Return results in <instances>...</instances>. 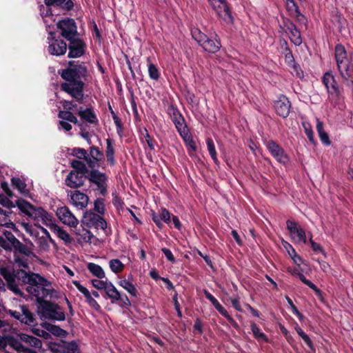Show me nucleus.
<instances>
[{"mask_svg":"<svg viewBox=\"0 0 353 353\" xmlns=\"http://www.w3.org/2000/svg\"><path fill=\"white\" fill-rule=\"evenodd\" d=\"M0 274L6 281L8 288L20 296H23L24 294L19 288L16 279L28 285L27 292L36 297L39 303L44 301V299L48 296L52 297L56 292L51 282L39 274L23 270H14L8 266L1 267Z\"/></svg>","mask_w":353,"mask_h":353,"instance_id":"1","label":"nucleus"},{"mask_svg":"<svg viewBox=\"0 0 353 353\" xmlns=\"http://www.w3.org/2000/svg\"><path fill=\"white\" fill-rule=\"evenodd\" d=\"M64 80L60 85L62 91L68 94L75 101L82 103L84 99L85 81L88 76V70L83 63L71 61L68 67L59 72Z\"/></svg>","mask_w":353,"mask_h":353,"instance_id":"2","label":"nucleus"},{"mask_svg":"<svg viewBox=\"0 0 353 353\" xmlns=\"http://www.w3.org/2000/svg\"><path fill=\"white\" fill-rule=\"evenodd\" d=\"M334 57L343 83L347 85H352L353 52L347 54L345 47L341 44H337L334 49Z\"/></svg>","mask_w":353,"mask_h":353,"instance_id":"3","label":"nucleus"},{"mask_svg":"<svg viewBox=\"0 0 353 353\" xmlns=\"http://www.w3.org/2000/svg\"><path fill=\"white\" fill-rule=\"evenodd\" d=\"M16 205L20 211L33 221L49 226L52 225L53 216L41 207H35L27 201L19 199Z\"/></svg>","mask_w":353,"mask_h":353,"instance_id":"4","label":"nucleus"},{"mask_svg":"<svg viewBox=\"0 0 353 353\" xmlns=\"http://www.w3.org/2000/svg\"><path fill=\"white\" fill-rule=\"evenodd\" d=\"M322 81L325 86L329 98L335 103H340L343 100V88L335 80L331 72L324 74Z\"/></svg>","mask_w":353,"mask_h":353,"instance_id":"5","label":"nucleus"},{"mask_svg":"<svg viewBox=\"0 0 353 353\" xmlns=\"http://www.w3.org/2000/svg\"><path fill=\"white\" fill-rule=\"evenodd\" d=\"M39 311L41 317L52 321H64L65 315L61 307L48 301L39 303Z\"/></svg>","mask_w":353,"mask_h":353,"instance_id":"6","label":"nucleus"},{"mask_svg":"<svg viewBox=\"0 0 353 353\" xmlns=\"http://www.w3.org/2000/svg\"><path fill=\"white\" fill-rule=\"evenodd\" d=\"M194 39L198 42L204 50L215 53L221 48V43L216 39H210L205 34L203 33L199 28H193L191 31Z\"/></svg>","mask_w":353,"mask_h":353,"instance_id":"7","label":"nucleus"},{"mask_svg":"<svg viewBox=\"0 0 353 353\" xmlns=\"http://www.w3.org/2000/svg\"><path fill=\"white\" fill-rule=\"evenodd\" d=\"M90 183L97 186L98 190L103 196L105 195L108 190V176L105 173L101 172L95 168H91L88 177Z\"/></svg>","mask_w":353,"mask_h":353,"instance_id":"8","label":"nucleus"},{"mask_svg":"<svg viewBox=\"0 0 353 353\" xmlns=\"http://www.w3.org/2000/svg\"><path fill=\"white\" fill-rule=\"evenodd\" d=\"M105 293L112 303H117L123 308H128L131 305V301L127 295L121 294L111 282L108 284Z\"/></svg>","mask_w":353,"mask_h":353,"instance_id":"9","label":"nucleus"},{"mask_svg":"<svg viewBox=\"0 0 353 353\" xmlns=\"http://www.w3.org/2000/svg\"><path fill=\"white\" fill-rule=\"evenodd\" d=\"M57 28L61 35L66 40H70L78 36L77 27L75 21L71 18L60 20L57 23Z\"/></svg>","mask_w":353,"mask_h":353,"instance_id":"10","label":"nucleus"},{"mask_svg":"<svg viewBox=\"0 0 353 353\" xmlns=\"http://www.w3.org/2000/svg\"><path fill=\"white\" fill-rule=\"evenodd\" d=\"M82 222L89 228L101 229L105 230L107 228L105 220L99 214H96L90 210L86 211L83 216Z\"/></svg>","mask_w":353,"mask_h":353,"instance_id":"11","label":"nucleus"},{"mask_svg":"<svg viewBox=\"0 0 353 353\" xmlns=\"http://www.w3.org/2000/svg\"><path fill=\"white\" fill-rule=\"evenodd\" d=\"M20 312L9 310L8 314L26 325H33L35 323V319L34 314L29 310L28 307L26 305H20Z\"/></svg>","mask_w":353,"mask_h":353,"instance_id":"12","label":"nucleus"},{"mask_svg":"<svg viewBox=\"0 0 353 353\" xmlns=\"http://www.w3.org/2000/svg\"><path fill=\"white\" fill-rule=\"evenodd\" d=\"M68 41H69L68 54L69 58H79L85 54L86 45L78 36Z\"/></svg>","mask_w":353,"mask_h":353,"instance_id":"13","label":"nucleus"},{"mask_svg":"<svg viewBox=\"0 0 353 353\" xmlns=\"http://www.w3.org/2000/svg\"><path fill=\"white\" fill-rule=\"evenodd\" d=\"M56 214L63 224L70 227L75 228L79 223L78 219L66 206L58 208Z\"/></svg>","mask_w":353,"mask_h":353,"instance_id":"14","label":"nucleus"},{"mask_svg":"<svg viewBox=\"0 0 353 353\" xmlns=\"http://www.w3.org/2000/svg\"><path fill=\"white\" fill-rule=\"evenodd\" d=\"M266 147L271 154L281 163L286 164L289 158L283 149L275 141L270 140L266 143Z\"/></svg>","mask_w":353,"mask_h":353,"instance_id":"15","label":"nucleus"},{"mask_svg":"<svg viewBox=\"0 0 353 353\" xmlns=\"http://www.w3.org/2000/svg\"><path fill=\"white\" fill-rule=\"evenodd\" d=\"M211 6L220 18L223 19L227 23L232 22L233 19L231 12L225 0L214 1Z\"/></svg>","mask_w":353,"mask_h":353,"instance_id":"16","label":"nucleus"},{"mask_svg":"<svg viewBox=\"0 0 353 353\" xmlns=\"http://www.w3.org/2000/svg\"><path fill=\"white\" fill-rule=\"evenodd\" d=\"M104 159V155L102 151L96 146L90 148V152L87 160V165L90 168H99Z\"/></svg>","mask_w":353,"mask_h":353,"instance_id":"17","label":"nucleus"},{"mask_svg":"<svg viewBox=\"0 0 353 353\" xmlns=\"http://www.w3.org/2000/svg\"><path fill=\"white\" fill-rule=\"evenodd\" d=\"M287 228L290 231L292 239L296 242H303V243H307L306 234L305 230L298 227L296 222L288 220L286 221Z\"/></svg>","mask_w":353,"mask_h":353,"instance_id":"18","label":"nucleus"},{"mask_svg":"<svg viewBox=\"0 0 353 353\" xmlns=\"http://www.w3.org/2000/svg\"><path fill=\"white\" fill-rule=\"evenodd\" d=\"M50 349L54 353H79V346L75 341L54 343Z\"/></svg>","mask_w":353,"mask_h":353,"instance_id":"19","label":"nucleus"},{"mask_svg":"<svg viewBox=\"0 0 353 353\" xmlns=\"http://www.w3.org/2000/svg\"><path fill=\"white\" fill-rule=\"evenodd\" d=\"M274 109L276 112L283 118H286L289 114L291 108V103L284 95H281L274 102Z\"/></svg>","mask_w":353,"mask_h":353,"instance_id":"20","label":"nucleus"},{"mask_svg":"<svg viewBox=\"0 0 353 353\" xmlns=\"http://www.w3.org/2000/svg\"><path fill=\"white\" fill-rule=\"evenodd\" d=\"M85 174L77 171H70L65 179V185L70 188H78L81 187L85 181Z\"/></svg>","mask_w":353,"mask_h":353,"instance_id":"21","label":"nucleus"},{"mask_svg":"<svg viewBox=\"0 0 353 353\" xmlns=\"http://www.w3.org/2000/svg\"><path fill=\"white\" fill-rule=\"evenodd\" d=\"M68 195L70 196L71 203L77 208L83 209L85 208L88 203L89 198L85 194L79 191H70Z\"/></svg>","mask_w":353,"mask_h":353,"instance_id":"22","label":"nucleus"},{"mask_svg":"<svg viewBox=\"0 0 353 353\" xmlns=\"http://www.w3.org/2000/svg\"><path fill=\"white\" fill-rule=\"evenodd\" d=\"M68 48L66 43L61 39H52L48 46V52L52 55H63Z\"/></svg>","mask_w":353,"mask_h":353,"instance_id":"23","label":"nucleus"},{"mask_svg":"<svg viewBox=\"0 0 353 353\" xmlns=\"http://www.w3.org/2000/svg\"><path fill=\"white\" fill-rule=\"evenodd\" d=\"M47 6L57 7L63 11H70L74 8L73 0H44Z\"/></svg>","mask_w":353,"mask_h":353,"instance_id":"24","label":"nucleus"},{"mask_svg":"<svg viewBox=\"0 0 353 353\" xmlns=\"http://www.w3.org/2000/svg\"><path fill=\"white\" fill-rule=\"evenodd\" d=\"M152 220L159 228H161L163 226L162 221H164L166 223H169L170 222V214L168 210L163 208L162 209L161 214H152Z\"/></svg>","mask_w":353,"mask_h":353,"instance_id":"25","label":"nucleus"},{"mask_svg":"<svg viewBox=\"0 0 353 353\" xmlns=\"http://www.w3.org/2000/svg\"><path fill=\"white\" fill-rule=\"evenodd\" d=\"M78 114L81 119L90 123H96L98 121L96 114L91 108L84 110L81 107L78 110Z\"/></svg>","mask_w":353,"mask_h":353,"instance_id":"26","label":"nucleus"},{"mask_svg":"<svg viewBox=\"0 0 353 353\" xmlns=\"http://www.w3.org/2000/svg\"><path fill=\"white\" fill-rule=\"evenodd\" d=\"M19 337H20L21 340L29 345L31 347H35V348H41L42 347V342L41 341L33 336H30L26 334H20L19 335Z\"/></svg>","mask_w":353,"mask_h":353,"instance_id":"27","label":"nucleus"},{"mask_svg":"<svg viewBox=\"0 0 353 353\" xmlns=\"http://www.w3.org/2000/svg\"><path fill=\"white\" fill-rule=\"evenodd\" d=\"M71 111L72 110H60L58 113V117L61 119V121H70L81 126V124L79 123V120L77 117Z\"/></svg>","mask_w":353,"mask_h":353,"instance_id":"28","label":"nucleus"},{"mask_svg":"<svg viewBox=\"0 0 353 353\" xmlns=\"http://www.w3.org/2000/svg\"><path fill=\"white\" fill-rule=\"evenodd\" d=\"M23 342L20 337L19 339H15L14 337H10L7 339V344L16 350L18 352H27L29 348L26 347L22 343Z\"/></svg>","mask_w":353,"mask_h":353,"instance_id":"29","label":"nucleus"},{"mask_svg":"<svg viewBox=\"0 0 353 353\" xmlns=\"http://www.w3.org/2000/svg\"><path fill=\"white\" fill-rule=\"evenodd\" d=\"M316 130L321 142L325 145H330L331 144V141L330 140L329 136L327 133L323 130V123L319 120H317Z\"/></svg>","mask_w":353,"mask_h":353,"instance_id":"30","label":"nucleus"},{"mask_svg":"<svg viewBox=\"0 0 353 353\" xmlns=\"http://www.w3.org/2000/svg\"><path fill=\"white\" fill-rule=\"evenodd\" d=\"M119 285L124 288L132 296H138V290L132 283L126 279H123L119 282Z\"/></svg>","mask_w":353,"mask_h":353,"instance_id":"31","label":"nucleus"},{"mask_svg":"<svg viewBox=\"0 0 353 353\" xmlns=\"http://www.w3.org/2000/svg\"><path fill=\"white\" fill-rule=\"evenodd\" d=\"M12 245L14 246V252H19L27 256H30L32 254L31 250L26 245L23 244L19 239Z\"/></svg>","mask_w":353,"mask_h":353,"instance_id":"32","label":"nucleus"},{"mask_svg":"<svg viewBox=\"0 0 353 353\" xmlns=\"http://www.w3.org/2000/svg\"><path fill=\"white\" fill-rule=\"evenodd\" d=\"M12 185L17 189L20 193L26 195L28 194V190L26 188V183L19 177H12L11 179Z\"/></svg>","mask_w":353,"mask_h":353,"instance_id":"33","label":"nucleus"},{"mask_svg":"<svg viewBox=\"0 0 353 353\" xmlns=\"http://www.w3.org/2000/svg\"><path fill=\"white\" fill-rule=\"evenodd\" d=\"M106 150L105 155L107 158V161L111 165H114L115 163L114 160V149L112 146V140L110 139H106Z\"/></svg>","mask_w":353,"mask_h":353,"instance_id":"34","label":"nucleus"},{"mask_svg":"<svg viewBox=\"0 0 353 353\" xmlns=\"http://www.w3.org/2000/svg\"><path fill=\"white\" fill-rule=\"evenodd\" d=\"M88 270L95 276L99 279H103L105 276V272L102 268L95 263H90L88 264Z\"/></svg>","mask_w":353,"mask_h":353,"instance_id":"35","label":"nucleus"},{"mask_svg":"<svg viewBox=\"0 0 353 353\" xmlns=\"http://www.w3.org/2000/svg\"><path fill=\"white\" fill-rule=\"evenodd\" d=\"M173 123H174V125L181 137H185L187 136V132H188V130L185 123L184 118L183 117L181 118H179V119L173 121Z\"/></svg>","mask_w":353,"mask_h":353,"instance_id":"36","label":"nucleus"},{"mask_svg":"<svg viewBox=\"0 0 353 353\" xmlns=\"http://www.w3.org/2000/svg\"><path fill=\"white\" fill-rule=\"evenodd\" d=\"M304 284L307 285L310 288H311L315 292L316 295L319 297L322 296L321 291L310 280L307 279L303 274L301 272L300 274L297 276Z\"/></svg>","mask_w":353,"mask_h":353,"instance_id":"37","label":"nucleus"},{"mask_svg":"<svg viewBox=\"0 0 353 353\" xmlns=\"http://www.w3.org/2000/svg\"><path fill=\"white\" fill-rule=\"evenodd\" d=\"M71 166L75 170L74 171H77L78 172H81L83 174L89 173L90 172L85 163L80 160H72L71 162Z\"/></svg>","mask_w":353,"mask_h":353,"instance_id":"38","label":"nucleus"},{"mask_svg":"<svg viewBox=\"0 0 353 353\" xmlns=\"http://www.w3.org/2000/svg\"><path fill=\"white\" fill-rule=\"evenodd\" d=\"M76 234L79 236L77 238L78 241H83V242H91V239L93 237L92 234L90 231L82 228L79 232H77Z\"/></svg>","mask_w":353,"mask_h":353,"instance_id":"39","label":"nucleus"},{"mask_svg":"<svg viewBox=\"0 0 353 353\" xmlns=\"http://www.w3.org/2000/svg\"><path fill=\"white\" fill-rule=\"evenodd\" d=\"M50 226H52L54 228V230L57 232L58 236L62 240H63L65 242L70 243L72 241L70 236L66 231L61 229L60 227L54 225L53 223L52 225H51Z\"/></svg>","mask_w":353,"mask_h":353,"instance_id":"40","label":"nucleus"},{"mask_svg":"<svg viewBox=\"0 0 353 353\" xmlns=\"http://www.w3.org/2000/svg\"><path fill=\"white\" fill-rule=\"evenodd\" d=\"M110 268L111 270L117 274L120 273L124 269V265L119 259H112L109 262Z\"/></svg>","mask_w":353,"mask_h":353,"instance_id":"41","label":"nucleus"},{"mask_svg":"<svg viewBox=\"0 0 353 353\" xmlns=\"http://www.w3.org/2000/svg\"><path fill=\"white\" fill-rule=\"evenodd\" d=\"M251 330L255 339L257 340L268 341V338L265 334L261 331L255 323H252L251 324Z\"/></svg>","mask_w":353,"mask_h":353,"instance_id":"42","label":"nucleus"},{"mask_svg":"<svg viewBox=\"0 0 353 353\" xmlns=\"http://www.w3.org/2000/svg\"><path fill=\"white\" fill-rule=\"evenodd\" d=\"M206 142H207L208 152H209L212 159H213L214 162L217 164L219 161L217 159L216 152L214 141L212 139L208 138Z\"/></svg>","mask_w":353,"mask_h":353,"instance_id":"43","label":"nucleus"},{"mask_svg":"<svg viewBox=\"0 0 353 353\" xmlns=\"http://www.w3.org/2000/svg\"><path fill=\"white\" fill-rule=\"evenodd\" d=\"M72 154L79 159H83L87 163L88 153L86 150L80 148H74L72 150Z\"/></svg>","mask_w":353,"mask_h":353,"instance_id":"44","label":"nucleus"},{"mask_svg":"<svg viewBox=\"0 0 353 353\" xmlns=\"http://www.w3.org/2000/svg\"><path fill=\"white\" fill-rule=\"evenodd\" d=\"M181 137L183 139V140L186 143V145L188 148V152H189L190 155H192L193 152H194L196 151V147L194 141L191 138V137L189 134V132H187V136L185 137Z\"/></svg>","mask_w":353,"mask_h":353,"instance_id":"45","label":"nucleus"},{"mask_svg":"<svg viewBox=\"0 0 353 353\" xmlns=\"http://www.w3.org/2000/svg\"><path fill=\"white\" fill-rule=\"evenodd\" d=\"M290 39L292 43H294L296 46H300L302 43V39L301 37L300 32L297 30V28H294V30L290 31Z\"/></svg>","mask_w":353,"mask_h":353,"instance_id":"46","label":"nucleus"},{"mask_svg":"<svg viewBox=\"0 0 353 353\" xmlns=\"http://www.w3.org/2000/svg\"><path fill=\"white\" fill-rule=\"evenodd\" d=\"M148 74L150 77L155 81L159 80L160 77V72L159 71V69L154 64L152 63H150L148 64Z\"/></svg>","mask_w":353,"mask_h":353,"instance_id":"47","label":"nucleus"},{"mask_svg":"<svg viewBox=\"0 0 353 353\" xmlns=\"http://www.w3.org/2000/svg\"><path fill=\"white\" fill-rule=\"evenodd\" d=\"M295 330L299 336L304 341L310 349H313V343L310 337L303 331V330L297 326Z\"/></svg>","mask_w":353,"mask_h":353,"instance_id":"48","label":"nucleus"},{"mask_svg":"<svg viewBox=\"0 0 353 353\" xmlns=\"http://www.w3.org/2000/svg\"><path fill=\"white\" fill-rule=\"evenodd\" d=\"M167 112L172 121H174L179 119V118H181L183 117L179 110L172 105L168 106Z\"/></svg>","mask_w":353,"mask_h":353,"instance_id":"49","label":"nucleus"},{"mask_svg":"<svg viewBox=\"0 0 353 353\" xmlns=\"http://www.w3.org/2000/svg\"><path fill=\"white\" fill-rule=\"evenodd\" d=\"M94 210L99 214L105 213L104 200L103 199H97L94 203Z\"/></svg>","mask_w":353,"mask_h":353,"instance_id":"50","label":"nucleus"},{"mask_svg":"<svg viewBox=\"0 0 353 353\" xmlns=\"http://www.w3.org/2000/svg\"><path fill=\"white\" fill-rule=\"evenodd\" d=\"M0 204L4 208L8 209H11L17 206L16 201L13 203L12 201L9 199V198L1 194H0Z\"/></svg>","mask_w":353,"mask_h":353,"instance_id":"51","label":"nucleus"},{"mask_svg":"<svg viewBox=\"0 0 353 353\" xmlns=\"http://www.w3.org/2000/svg\"><path fill=\"white\" fill-rule=\"evenodd\" d=\"M110 281H101L99 279H93L92 280V285L97 288V290H103L105 291L106 287L108 286V284Z\"/></svg>","mask_w":353,"mask_h":353,"instance_id":"52","label":"nucleus"},{"mask_svg":"<svg viewBox=\"0 0 353 353\" xmlns=\"http://www.w3.org/2000/svg\"><path fill=\"white\" fill-rule=\"evenodd\" d=\"M213 305L219 311V312L225 316L228 320L232 321V317L229 315L227 310L219 303L218 301Z\"/></svg>","mask_w":353,"mask_h":353,"instance_id":"53","label":"nucleus"},{"mask_svg":"<svg viewBox=\"0 0 353 353\" xmlns=\"http://www.w3.org/2000/svg\"><path fill=\"white\" fill-rule=\"evenodd\" d=\"M285 54V62L288 65V66H294L295 67V60L293 57L292 52L289 50H286L284 52Z\"/></svg>","mask_w":353,"mask_h":353,"instance_id":"54","label":"nucleus"},{"mask_svg":"<svg viewBox=\"0 0 353 353\" xmlns=\"http://www.w3.org/2000/svg\"><path fill=\"white\" fill-rule=\"evenodd\" d=\"M310 243L311 244V248L313 250V251L314 252H321L322 253L323 255L325 256V251L323 250V248L321 246L320 244L314 242L313 240H312V234H310Z\"/></svg>","mask_w":353,"mask_h":353,"instance_id":"55","label":"nucleus"},{"mask_svg":"<svg viewBox=\"0 0 353 353\" xmlns=\"http://www.w3.org/2000/svg\"><path fill=\"white\" fill-rule=\"evenodd\" d=\"M85 299L86 301L91 307L94 308L96 310H99L100 309V305L98 304L97 301L94 298H92L91 294H90L89 296H87Z\"/></svg>","mask_w":353,"mask_h":353,"instance_id":"56","label":"nucleus"},{"mask_svg":"<svg viewBox=\"0 0 353 353\" xmlns=\"http://www.w3.org/2000/svg\"><path fill=\"white\" fill-rule=\"evenodd\" d=\"M304 128H305V133L307 135L310 141L312 143H314L315 140H314V137L313 131H312L311 126L310 125L308 126H306L305 125H304Z\"/></svg>","mask_w":353,"mask_h":353,"instance_id":"57","label":"nucleus"},{"mask_svg":"<svg viewBox=\"0 0 353 353\" xmlns=\"http://www.w3.org/2000/svg\"><path fill=\"white\" fill-rule=\"evenodd\" d=\"M74 284L77 287V288L84 295V296L86 298L87 296H89L91 293L89 292V290L81 285L78 281H74Z\"/></svg>","mask_w":353,"mask_h":353,"instance_id":"58","label":"nucleus"},{"mask_svg":"<svg viewBox=\"0 0 353 353\" xmlns=\"http://www.w3.org/2000/svg\"><path fill=\"white\" fill-rule=\"evenodd\" d=\"M161 251L163 252V253L164 254V255L165 256V257L167 258V259L169 261H170L172 263H175V261H176L175 258L174 257L170 250L163 248L161 249Z\"/></svg>","mask_w":353,"mask_h":353,"instance_id":"59","label":"nucleus"},{"mask_svg":"<svg viewBox=\"0 0 353 353\" xmlns=\"http://www.w3.org/2000/svg\"><path fill=\"white\" fill-rule=\"evenodd\" d=\"M3 235L5 236V239L7 241H9L12 245L17 240L15 236L10 231H5L3 232Z\"/></svg>","mask_w":353,"mask_h":353,"instance_id":"60","label":"nucleus"},{"mask_svg":"<svg viewBox=\"0 0 353 353\" xmlns=\"http://www.w3.org/2000/svg\"><path fill=\"white\" fill-rule=\"evenodd\" d=\"M287 9L290 11H298L299 6L294 0H285Z\"/></svg>","mask_w":353,"mask_h":353,"instance_id":"61","label":"nucleus"},{"mask_svg":"<svg viewBox=\"0 0 353 353\" xmlns=\"http://www.w3.org/2000/svg\"><path fill=\"white\" fill-rule=\"evenodd\" d=\"M1 187L8 197L13 196V193L9 188V186H8V184L7 182H6V181L1 182Z\"/></svg>","mask_w":353,"mask_h":353,"instance_id":"62","label":"nucleus"},{"mask_svg":"<svg viewBox=\"0 0 353 353\" xmlns=\"http://www.w3.org/2000/svg\"><path fill=\"white\" fill-rule=\"evenodd\" d=\"M63 107L64 110H72L77 107V104H74L72 101H64Z\"/></svg>","mask_w":353,"mask_h":353,"instance_id":"63","label":"nucleus"},{"mask_svg":"<svg viewBox=\"0 0 353 353\" xmlns=\"http://www.w3.org/2000/svg\"><path fill=\"white\" fill-rule=\"evenodd\" d=\"M202 323L199 319H196L194 325V330H196L199 334L203 333Z\"/></svg>","mask_w":353,"mask_h":353,"instance_id":"64","label":"nucleus"}]
</instances>
